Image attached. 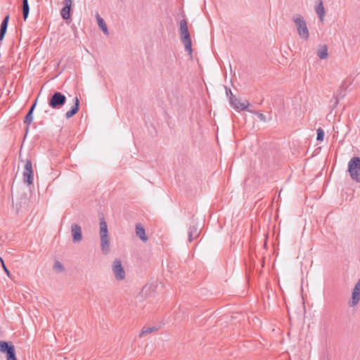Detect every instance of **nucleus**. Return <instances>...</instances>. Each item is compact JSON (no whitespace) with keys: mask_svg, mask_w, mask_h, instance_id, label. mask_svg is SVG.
Returning a JSON list of instances; mask_svg holds the SVG:
<instances>
[{"mask_svg":"<svg viewBox=\"0 0 360 360\" xmlns=\"http://www.w3.org/2000/svg\"><path fill=\"white\" fill-rule=\"evenodd\" d=\"M315 11L321 20H322L325 15V9L321 0H318L317 4L315 6Z\"/></svg>","mask_w":360,"mask_h":360,"instance_id":"16","label":"nucleus"},{"mask_svg":"<svg viewBox=\"0 0 360 360\" xmlns=\"http://www.w3.org/2000/svg\"><path fill=\"white\" fill-rule=\"evenodd\" d=\"M66 96L60 91H55L51 94L48 100L49 105L55 110L62 108L66 103Z\"/></svg>","mask_w":360,"mask_h":360,"instance_id":"4","label":"nucleus"},{"mask_svg":"<svg viewBox=\"0 0 360 360\" xmlns=\"http://www.w3.org/2000/svg\"><path fill=\"white\" fill-rule=\"evenodd\" d=\"M356 290H360V278L359 279L358 282L355 285Z\"/></svg>","mask_w":360,"mask_h":360,"instance_id":"29","label":"nucleus"},{"mask_svg":"<svg viewBox=\"0 0 360 360\" xmlns=\"http://www.w3.org/2000/svg\"><path fill=\"white\" fill-rule=\"evenodd\" d=\"M348 172L352 180L360 182V158L354 157L348 162Z\"/></svg>","mask_w":360,"mask_h":360,"instance_id":"5","label":"nucleus"},{"mask_svg":"<svg viewBox=\"0 0 360 360\" xmlns=\"http://www.w3.org/2000/svg\"><path fill=\"white\" fill-rule=\"evenodd\" d=\"M180 35L182 43L185 46V50L188 53L190 56L192 54V41L191 34L188 29L187 21L186 19H183L179 23Z\"/></svg>","mask_w":360,"mask_h":360,"instance_id":"1","label":"nucleus"},{"mask_svg":"<svg viewBox=\"0 0 360 360\" xmlns=\"http://www.w3.org/2000/svg\"><path fill=\"white\" fill-rule=\"evenodd\" d=\"M136 234L141 240L146 241L148 238L146 236L145 229L141 224L136 226Z\"/></svg>","mask_w":360,"mask_h":360,"instance_id":"15","label":"nucleus"},{"mask_svg":"<svg viewBox=\"0 0 360 360\" xmlns=\"http://www.w3.org/2000/svg\"><path fill=\"white\" fill-rule=\"evenodd\" d=\"M112 269L115 278L117 281L124 280L125 278V271L120 259H115L112 265Z\"/></svg>","mask_w":360,"mask_h":360,"instance_id":"8","label":"nucleus"},{"mask_svg":"<svg viewBox=\"0 0 360 360\" xmlns=\"http://www.w3.org/2000/svg\"><path fill=\"white\" fill-rule=\"evenodd\" d=\"M0 260H1V262H2L3 268H4V271H5V272H6L8 275H9V271H8V269L6 267V266L4 265V262H3V259H2L1 257H0Z\"/></svg>","mask_w":360,"mask_h":360,"instance_id":"27","label":"nucleus"},{"mask_svg":"<svg viewBox=\"0 0 360 360\" xmlns=\"http://www.w3.org/2000/svg\"><path fill=\"white\" fill-rule=\"evenodd\" d=\"M73 101H74V105L70 108V110L67 111L66 113H65V117H66L67 119H69V118L72 117L75 114H77V112L79 111V100L77 98V96H75L74 98Z\"/></svg>","mask_w":360,"mask_h":360,"instance_id":"12","label":"nucleus"},{"mask_svg":"<svg viewBox=\"0 0 360 360\" xmlns=\"http://www.w3.org/2000/svg\"><path fill=\"white\" fill-rule=\"evenodd\" d=\"M317 56L320 59H326L328 56V48L326 45H323L317 52Z\"/></svg>","mask_w":360,"mask_h":360,"instance_id":"21","label":"nucleus"},{"mask_svg":"<svg viewBox=\"0 0 360 360\" xmlns=\"http://www.w3.org/2000/svg\"><path fill=\"white\" fill-rule=\"evenodd\" d=\"M229 102L231 105L236 110H245L248 109L249 105L248 101L242 103L234 96L229 97Z\"/></svg>","mask_w":360,"mask_h":360,"instance_id":"10","label":"nucleus"},{"mask_svg":"<svg viewBox=\"0 0 360 360\" xmlns=\"http://www.w3.org/2000/svg\"><path fill=\"white\" fill-rule=\"evenodd\" d=\"M316 140L319 141H322L324 138V131L321 128H319L316 131Z\"/></svg>","mask_w":360,"mask_h":360,"instance_id":"23","label":"nucleus"},{"mask_svg":"<svg viewBox=\"0 0 360 360\" xmlns=\"http://www.w3.org/2000/svg\"><path fill=\"white\" fill-rule=\"evenodd\" d=\"M22 11L23 19L25 21L27 20V18H28L29 13H30V6L28 4V0H22Z\"/></svg>","mask_w":360,"mask_h":360,"instance_id":"18","label":"nucleus"},{"mask_svg":"<svg viewBox=\"0 0 360 360\" xmlns=\"http://www.w3.org/2000/svg\"><path fill=\"white\" fill-rule=\"evenodd\" d=\"M101 248L103 254L110 252V238L108 236V226L103 219L100 221Z\"/></svg>","mask_w":360,"mask_h":360,"instance_id":"3","label":"nucleus"},{"mask_svg":"<svg viewBox=\"0 0 360 360\" xmlns=\"http://www.w3.org/2000/svg\"><path fill=\"white\" fill-rule=\"evenodd\" d=\"M226 92L227 96L229 97L233 96L231 92V90L230 89H228L227 87H226Z\"/></svg>","mask_w":360,"mask_h":360,"instance_id":"28","label":"nucleus"},{"mask_svg":"<svg viewBox=\"0 0 360 360\" xmlns=\"http://www.w3.org/2000/svg\"><path fill=\"white\" fill-rule=\"evenodd\" d=\"M0 352L6 354V360H17L14 345L11 342L0 341Z\"/></svg>","mask_w":360,"mask_h":360,"instance_id":"6","label":"nucleus"},{"mask_svg":"<svg viewBox=\"0 0 360 360\" xmlns=\"http://www.w3.org/2000/svg\"><path fill=\"white\" fill-rule=\"evenodd\" d=\"M71 233L74 243H79L82 240V228L77 224L71 225Z\"/></svg>","mask_w":360,"mask_h":360,"instance_id":"11","label":"nucleus"},{"mask_svg":"<svg viewBox=\"0 0 360 360\" xmlns=\"http://www.w3.org/2000/svg\"><path fill=\"white\" fill-rule=\"evenodd\" d=\"M97 21H98V25L99 26V27L102 30V31L106 34H108V27L106 25V23L105 22L104 20L101 18V16L97 14Z\"/></svg>","mask_w":360,"mask_h":360,"instance_id":"19","label":"nucleus"},{"mask_svg":"<svg viewBox=\"0 0 360 360\" xmlns=\"http://www.w3.org/2000/svg\"><path fill=\"white\" fill-rule=\"evenodd\" d=\"M32 120H33V112L32 111H28V112L27 113V115H25V117L24 118V123L27 124V126L26 127L25 135H27V134L29 131V128H30L29 125L31 124Z\"/></svg>","mask_w":360,"mask_h":360,"instance_id":"20","label":"nucleus"},{"mask_svg":"<svg viewBox=\"0 0 360 360\" xmlns=\"http://www.w3.org/2000/svg\"><path fill=\"white\" fill-rule=\"evenodd\" d=\"M53 269L57 272H62L64 271L63 265L58 261H56L54 263Z\"/></svg>","mask_w":360,"mask_h":360,"instance_id":"22","label":"nucleus"},{"mask_svg":"<svg viewBox=\"0 0 360 360\" xmlns=\"http://www.w3.org/2000/svg\"><path fill=\"white\" fill-rule=\"evenodd\" d=\"M63 8L60 10V15L61 17L65 20H70L71 19V9L72 6V0H63Z\"/></svg>","mask_w":360,"mask_h":360,"instance_id":"9","label":"nucleus"},{"mask_svg":"<svg viewBox=\"0 0 360 360\" xmlns=\"http://www.w3.org/2000/svg\"><path fill=\"white\" fill-rule=\"evenodd\" d=\"M292 20L296 26L300 37L304 40H307L309 37V32L303 16L300 14H295L292 16Z\"/></svg>","mask_w":360,"mask_h":360,"instance_id":"2","label":"nucleus"},{"mask_svg":"<svg viewBox=\"0 0 360 360\" xmlns=\"http://www.w3.org/2000/svg\"><path fill=\"white\" fill-rule=\"evenodd\" d=\"M156 330L155 328L154 327H150V328H143L141 331V333L140 335V336L144 335V334H147V333H149L153 330Z\"/></svg>","mask_w":360,"mask_h":360,"instance_id":"24","label":"nucleus"},{"mask_svg":"<svg viewBox=\"0 0 360 360\" xmlns=\"http://www.w3.org/2000/svg\"><path fill=\"white\" fill-rule=\"evenodd\" d=\"M23 181L27 185H31L34 181V172L32 163L30 159H26L22 173Z\"/></svg>","mask_w":360,"mask_h":360,"instance_id":"7","label":"nucleus"},{"mask_svg":"<svg viewBox=\"0 0 360 360\" xmlns=\"http://www.w3.org/2000/svg\"><path fill=\"white\" fill-rule=\"evenodd\" d=\"M188 241L191 243L193 240L199 236V231L198 226L195 225H190L188 228Z\"/></svg>","mask_w":360,"mask_h":360,"instance_id":"14","label":"nucleus"},{"mask_svg":"<svg viewBox=\"0 0 360 360\" xmlns=\"http://www.w3.org/2000/svg\"><path fill=\"white\" fill-rule=\"evenodd\" d=\"M37 99H36L34 101V102L33 103V104L32 105V106L30 107L29 111H32V112H34V109H35V107L37 105Z\"/></svg>","mask_w":360,"mask_h":360,"instance_id":"26","label":"nucleus"},{"mask_svg":"<svg viewBox=\"0 0 360 360\" xmlns=\"http://www.w3.org/2000/svg\"><path fill=\"white\" fill-rule=\"evenodd\" d=\"M256 115L257 116V117L262 122H266V116L263 114V113H261V112H255Z\"/></svg>","mask_w":360,"mask_h":360,"instance_id":"25","label":"nucleus"},{"mask_svg":"<svg viewBox=\"0 0 360 360\" xmlns=\"http://www.w3.org/2000/svg\"><path fill=\"white\" fill-rule=\"evenodd\" d=\"M359 300H360V290H356V288L354 287L353 292H352V300L349 303V305L351 307H354L358 304Z\"/></svg>","mask_w":360,"mask_h":360,"instance_id":"17","label":"nucleus"},{"mask_svg":"<svg viewBox=\"0 0 360 360\" xmlns=\"http://www.w3.org/2000/svg\"><path fill=\"white\" fill-rule=\"evenodd\" d=\"M9 21V15H6L3 19L0 25V41H2L6 33L8 24Z\"/></svg>","mask_w":360,"mask_h":360,"instance_id":"13","label":"nucleus"}]
</instances>
